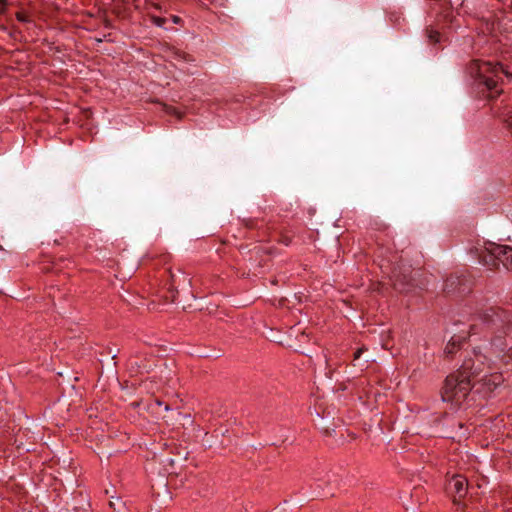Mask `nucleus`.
I'll use <instances>...</instances> for the list:
<instances>
[{
    "label": "nucleus",
    "instance_id": "f8f14e48",
    "mask_svg": "<svg viewBox=\"0 0 512 512\" xmlns=\"http://www.w3.org/2000/svg\"><path fill=\"white\" fill-rule=\"evenodd\" d=\"M459 283V278L456 276H450L445 280L444 290L448 293L454 292L456 290L460 291V288H457V284Z\"/></svg>",
    "mask_w": 512,
    "mask_h": 512
},
{
    "label": "nucleus",
    "instance_id": "9b49d317",
    "mask_svg": "<svg viewBox=\"0 0 512 512\" xmlns=\"http://www.w3.org/2000/svg\"><path fill=\"white\" fill-rule=\"evenodd\" d=\"M458 431H451L448 435L451 439H458L460 441L462 438L466 437L467 434V428L465 427V424L463 422H457Z\"/></svg>",
    "mask_w": 512,
    "mask_h": 512
},
{
    "label": "nucleus",
    "instance_id": "bb28decb",
    "mask_svg": "<svg viewBox=\"0 0 512 512\" xmlns=\"http://www.w3.org/2000/svg\"><path fill=\"white\" fill-rule=\"evenodd\" d=\"M284 243H285L286 245H288V244H289V240H288V239H284Z\"/></svg>",
    "mask_w": 512,
    "mask_h": 512
},
{
    "label": "nucleus",
    "instance_id": "f257e3e1",
    "mask_svg": "<svg viewBox=\"0 0 512 512\" xmlns=\"http://www.w3.org/2000/svg\"><path fill=\"white\" fill-rule=\"evenodd\" d=\"M486 357L474 351V358H466L461 367L448 375L444 381L441 397L444 402L459 408L472 390V380L484 371Z\"/></svg>",
    "mask_w": 512,
    "mask_h": 512
},
{
    "label": "nucleus",
    "instance_id": "4468645a",
    "mask_svg": "<svg viewBox=\"0 0 512 512\" xmlns=\"http://www.w3.org/2000/svg\"><path fill=\"white\" fill-rule=\"evenodd\" d=\"M163 109L167 114L175 115L178 119H182L183 114L177 111L174 107L163 105Z\"/></svg>",
    "mask_w": 512,
    "mask_h": 512
},
{
    "label": "nucleus",
    "instance_id": "b1692460",
    "mask_svg": "<svg viewBox=\"0 0 512 512\" xmlns=\"http://www.w3.org/2000/svg\"><path fill=\"white\" fill-rule=\"evenodd\" d=\"M131 405L134 406V407H138L139 403L138 402H133Z\"/></svg>",
    "mask_w": 512,
    "mask_h": 512
},
{
    "label": "nucleus",
    "instance_id": "a211bd4d",
    "mask_svg": "<svg viewBox=\"0 0 512 512\" xmlns=\"http://www.w3.org/2000/svg\"><path fill=\"white\" fill-rule=\"evenodd\" d=\"M153 20L158 26H162L166 22V20L161 17H154Z\"/></svg>",
    "mask_w": 512,
    "mask_h": 512
},
{
    "label": "nucleus",
    "instance_id": "ddd939ff",
    "mask_svg": "<svg viewBox=\"0 0 512 512\" xmlns=\"http://www.w3.org/2000/svg\"><path fill=\"white\" fill-rule=\"evenodd\" d=\"M426 35L431 44H437L441 41L440 32L437 30H434L433 28H427Z\"/></svg>",
    "mask_w": 512,
    "mask_h": 512
},
{
    "label": "nucleus",
    "instance_id": "cd10ccee",
    "mask_svg": "<svg viewBox=\"0 0 512 512\" xmlns=\"http://www.w3.org/2000/svg\"><path fill=\"white\" fill-rule=\"evenodd\" d=\"M510 357H512V347H511V354H510Z\"/></svg>",
    "mask_w": 512,
    "mask_h": 512
},
{
    "label": "nucleus",
    "instance_id": "0eeeda50",
    "mask_svg": "<svg viewBox=\"0 0 512 512\" xmlns=\"http://www.w3.org/2000/svg\"><path fill=\"white\" fill-rule=\"evenodd\" d=\"M504 382L503 375L498 372L485 374L477 383V392L488 395Z\"/></svg>",
    "mask_w": 512,
    "mask_h": 512
},
{
    "label": "nucleus",
    "instance_id": "412c9836",
    "mask_svg": "<svg viewBox=\"0 0 512 512\" xmlns=\"http://www.w3.org/2000/svg\"><path fill=\"white\" fill-rule=\"evenodd\" d=\"M179 21H180V18L178 16H174L173 17V22L174 23H179Z\"/></svg>",
    "mask_w": 512,
    "mask_h": 512
},
{
    "label": "nucleus",
    "instance_id": "4be33fe9",
    "mask_svg": "<svg viewBox=\"0 0 512 512\" xmlns=\"http://www.w3.org/2000/svg\"><path fill=\"white\" fill-rule=\"evenodd\" d=\"M155 403H156V405H158V406H161V405L163 404V403H162V401H160L159 399H156V400H155Z\"/></svg>",
    "mask_w": 512,
    "mask_h": 512
},
{
    "label": "nucleus",
    "instance_id": "aec40b11",
    "mask_svg": "<svg viewBox=\"0 0 512 512\" xmlns=\"http://www.w3.org/2000/svg\"><path fill=\"white\" fill-rule=\"evenodd\" d=\"M347 434H348V436H350L352 439H356V437H357V436H356V434H355V433H352V432H348V431H347Z\"/></svg>",
    "mask_w": 512,
    "mask_h": 512
},
{
    "label": "nucleus",
    "instance_id": "5701e85b",
    "mask_svg": "<svg viewBox=\"0 0 512 512\" xmlns=\"http://www.w3.org/2000/svg\"><path fill=\"white\" fill-rule=\"evenodd\" d=\"M109 505H110V507L114 508V506L116 505V502L110 501Z\"/></svg>",
    "mask_w": 512,
    "mask_h": 512
},
{
    "label": "nucleus",
    "instance_id": "a878e982",
    "mask_svg": "<svg viewBox=\"0 0 512 512\" xmlns=\"http://www.w3.org/2000/svg\"><path fill=\"white\" fill-rule=\"evenodd\" d=\"M153 6L156 8V9H160V6L158 4H153Z\"/></svg>",
    "mask_w": 512,
    "mask_h": 512
},
{
    "label": "nucleus",
    "instance_id": "9d476101",
    "mask_svg": "<svg viewBox=\"0 0 512 512\" xmlns=\"http://www.w3.org/2000/svg\"><path fill=\"white\" fill-rule=\"evenodd\" d=\"M465 342L464 337H452L451 340L447 343L445 347V354L447 356H452L454 353H456L458 350H460L462 344Z\"/></svg>",
    "mask_w": 512,
    "mask_h": 512
},
{
    "label": "nucleus",
    "instance_id": "423d86ee",
    "mask_svg": "<svg viewBox=\"0 0 512 512\" xmlns=\"http://www.w3.org/2000/svg\"><path fill=\"white\" fill-rule=\"evenodd\" d=\"M468 482L462 475H454L448 482L447 490L453 496L454 504H457L467 494Z\"/></svg>",
    "mask_w": 512,
    "mask_h": 512
},
{
    "label": "nucleus",
    "instance_id": "2eb2a0df",
    "mask_svg": "<svg viewBox=\"0 0 512 512\" xmlns=\"http://www.w3.org/2000/svg\"><path fill=\"white\" fill-rule=\"evenodd\" d=\"M16 19H17L18 21H20V22H24V23H28V22H30V21H31V20H30V18H29V16H28V15H26L24 12H21V11H19V12H17V13H16Z\"/></svg>",
    "mask_w": 512,
    "mask_h": 512
},
{
    "label": "nucleus",
    "instance_id": "20e7f679",
    "mask_svg": "<svg viewBox=\"0 0 512 512\" xmlns=\"http://www.w3.org/2000/svg\"><path fill=\"white\" fill-rule=\"evenodd\" d=\"M471 252L475 253L483 264H495L497 260L506 269L512 270V247L510 246L488 243L481 248L471 249Z\"/></svg>",
    "mask_w": 512,
    "mask_h": 512
},
{
    "label": "nucleus",
    "instance_id": "f03ea898",
    "mask_svg": "<svg viewBox=\"0 0 512 512\" xmlns=\"http://www.w3.org/2000/svg\"><path fill=\"white\" fill-rule=\"evenodd\" d=\"M476 318L493 335L491 349L494 353L500 354L511 345V342L507 343L506 336L512 333V310L493 306L477 312Z\"/></svg>",
    "mask_w": 512,
    "mask_h": 512
},
{
    "label": "nucleus",
    "instance_id": "dca6fc26",
    "mask_svg": "<svg viewBox=\"0 0 512 512\" xmlns=\"http://www.w3.org/2000/svg\"><path fill=\"white\" fill-rule=\"evenodd\" d=\"M367 349L365 347L358 348L354 353V360H357L360 358L361 354L366 351Z\"/></svg>",
    "mask_w": 512,
    "mask_h": 512
},
{
    "label": "nucleus",
    "instance_id": "6e6552de",
    "mask_svg": "<svg viewBox=\"0 0 512 512\" xmlns=\"http://www.w3.org/2000/svg\"><path fill=\"white\" fill-rule=\"evenodd\" d=\"M411 273L412 271L409 267L405 268L403 271L401 267H395L392 270L391 275V280L393 281L394 288L399 290L400 292L408 291L413 280Z\"/></svg>",
    "mask_w": 512,
    "mask_h": 512
},
{
    "label": "nucleus",
    "instance_id": "7ed1b4c3",
    "mask_svg": "<svg viewBox=\"0 0 512 512\" xmlns=\"http://www.w3.org/2000/svg\"><path fill=\"white\" fill-rule=\"evenodd\" d=\"M471 69L476 70V77L480 84H483L489 91H495L496 94L501 92V90H498L499 80H501L500 74L508 75V73L500 63L475 60Z\"/></svg>",
    "mask_w": 512,
    "mask_h": 512
},
{
    "label": "nucleus",
    "instance_id": "393cba45",
    "mask_svg": "<svg viewBox=\"0 0 512 512\" xmlns=\"http://www.w3.org/2000/svg\"><path fill=\"white\" fill-rule=\"evenodd\" d=\"M164 409H165L166 411L170 410L169 405H167V404H166V405L164 406Z\"/></svg>",
    "mask_w": 512,
    "mask_h": 512
},
{
    "label": "nucleus",
    "instance_id": "f3484780",
    "mask_svg": "<svg viewBox=\"0 0 512 512\" xmlns=\"http://www.w3.org/2000/svg\"><path fill=\"white\" fill-rule=\"evenodd\" d=\"M7 0H0V13L6 12Z\"/></svg>",
    "mask_w": 512,
    "mask_h": 512
},
{
    "label": "nucleus",
    "instance_id": "1a4fd4ad",
    "mask_svg": "<svg viewBox=\"0 0 512 512\" xmlns=\"http://www.w3.org/2000/svg\"><path fill=\"white\" fill-rule=\"evenodd\" d=\"M186 460V455H178L176 458H166L162 461L164 470L168 474H178L176 464H182Z\"/></svg>",
    "mask_w": 512,
    "mask_h": 512
},
{
    "label": "nucleus",
    "instance_id": "6ab92c4d",
    "mask_svg": "<svg viewBox=\"0 0 512 512\" xmlns=\"http://www.w3.org/2000/svg\"><path fill=\"white\" fill-rule=\"evenodd\" d=\"M507 124H508V127L509 129L511 130L512 132V112L510 113V115L508 116L507 120H506Z\"/></svg>",
    "mask_w": 512,
    "mask_h": 512
},
{
    "label": "nucleus",
    "instance_id": "39448f33",
    "mask_svg": "<svg viewBox=\"0 0 512 512\" xmlns=\"http://www.w3.org/2000/svg\"><path fill=\"white\" fill-rule=\"evenodd\" d=\"M324 413L325 412L323 411V415H321L316 408L314 411H310L311 416H315L312 421L321 433L325 436H332L339 425L334 422L333 417H330V413L327 415H324Z\"/></svg>",
    "mask_w": 512,
    "mask_h": 512
},
{
    "label": "nucleus",
    "instance_id": "c85d7f7f",
    "mask_svg": "<svg viewBox=\"0 0 512 512\" xmlns=\"http://www.w3.org/2000/svg\"><path fill=\"white\" fill-rule=\"evenodd\" d=\"M511 9H512V0H511Z\"/></svg>",
    "mask_w": 512,
    "mask_h": 512
}]
</instances>
